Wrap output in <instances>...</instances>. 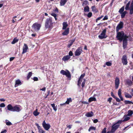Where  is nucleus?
Wrapping results in <instances>:
<instances>
[{"label": "nucleus", "instance_id": "nucleus-1", "mask_svg": "<svg viewBox=\"0 0 133 133\" xmlns=\"http://www.w3.org/2000/svg\"><path fill=\"white\" fill-rule=\"evenodd\" d=\"M7 110L12 112H19L21 110L20 106L16 105L14 106H12L11 104H9L7 107Z\"/></svg>", "mask_w": 133, "mask_h": 133}, {"label": "nucleus", "instance_id": "nucleus-2", "mask_svg": "<svg viewBox=\"0 0 133 133\" xmlns=\"http://www.w3.org/2000/svg\"><path fill=\"white\" fill-rule=\"evenodd\" d=\"M117 35L116 37L117 40L121 42L123 41L125 37L126 38H128L129 36H127L125 34L124 32L123 31H121L120 32H116Z\"/></svg>", "mask_w": 133, "mask_h": 133}, {"label": "nucleus", "instance_id": "nucleus-3", "mask_svg": "<svg viewBox=\"0 0 133 133\" xmlns=\"http://www.w3.org/2000/svg\"><path fill=\"white\" fill-rule=\"evenodd\" d=\"M53 24L52 18L51 17L48 18L46 19L45 22V27L46 29L52 28L53 27Z\"/></svg>", "mask_w": 133, "mask_h": 133}, {"label": "nucleus", "instance_id": "nucleus-4", "mask_svg": "<svg viewBox=\"0 0 133 133\" xmlns=\"http://www.w3.org/2000/svg\"><path fill=\"white\" fill-rule=\"evenodd\" d=\"M121 91L122 90L121 89H119L118 90V94L119 97L120 98L121 100L118 97H116L114 95L112 92H111V96L114 98L116 99V101L118 102H119L121 100L123 101V98L121 95Z\"/></svg>", "mask_w": 133, "mask_h": 133}, {"label": "nucleus", "instance_id": "nucleus-5", "mask_svg": "<svg viewBox=\"0 0 133 133\" xmlns=\"http://www.w3.org/2000/svg\"><path fill=\"white\" fill-rule=\"evenodd\" d=\"M130 3V1H129L125 7V9L126 10H130L129 14L130 15H132L133 14V0L132 1L129 7Z\"/></svg>", "mask_w": 133, "mask_h": 133}, {"label": "nucleus", "instance_id": "nucleus-6", "mask_svg": "<svg viewBox=\"0 0 133 133\" xmlns=\"http://www.w3.org/2000/svg\"><path fill=\"white\" fill-rule=\"evenodd\" d=\"M106 29H104L101 34L98 36V38L100 39L105 38L108 37V36L106 35Z\"/></svg>", "mask_w": 133, "mask_h": 133}, {"label": "nucleus", "instance_id": "nucleus-7", "mask_svg": "<svg viewBox=\"0 0 133 133\" xmlns=\"http://www.w3.org/2000/svg\"><path fill=\"white\" fill-rule=\"evenodd\" d=\"M60 73L63 75H65L66 77L70 79L71 77L70 73L68 70H66V71H65L64 70H62L60 71Z\"/></svg>", "mask_w": 133, "mask_h": 133}, {"label": "nucleus", "instance_id": "nucleus-8", "mask_svg": "<svg viewBox=\"0 0 133 133\" xmlns=\"http://www.w3.org/2000/svg\"><path fill=\"white\" fill-rule=\"evenodd\" d=\"M41 26V25L40 24L36 23L33 24L32 27L35 31H37L39 30Z\"/></svg>", "mask_w": 133, "mask_h": 133}, {"label": "nucleus", "instance_id": "nucleus-9", "mask_svg": "<svg viewBox=\"0 0 133 133\" xmlns=\"http://www.w3.org/2000/svg\"><path fill=\"white\" fill-rule=\"evenodd\" d=\"M127 58V56L126 55H124L121 58V60L123 65H127V64L128 62Z\"/></svg>", "mask_w": 133, "mask_h": 133}, {"label": "nucleus", "instance_id": "nucleus-10", "mask_svg": "<svg viewBox=\"0 0 133 133\" xmlns=\"http://www.w3.org/2000/svg\"><path fill=\"white\" fill-rule=\"evenodd\" d=\"M123 23L122 21H120L119 23L118 24L116 27V32L119 31L120 29L123 27Z\"/></svg>", "mask_w": 133, "mask_h": 133}, {"label": "nucleus", "instance_id": "nucleus-11", "mask_svg": "<svg viewBox=\"0 0 133 133\" xmlns=\"http://www.w3.org/2000/svg\"><path fill=\"white\" fill-rule=\"evenodd\" d=\"M82 52V48L81 47H78L76 50L75 52L76 56H79Z\"/></svg>", "mask_w": 133, "mask_h": 133}, {"label": "nucleus", "instance_id": "nucleus-12", "mask_svg": "<svg viewBox=\"0 0 133 133\" xmlns=\"http://www.w3.org/2000/svg\"><path fill=\"white\" fill-rule=\"evenodd\" d=\"M119 84V79L118 78L116 77L115 80V89H117Z\"/></svg>", "mask_w": 133, "mask_h": 133}, {"label": "nucleus", "instance_id": "nucleus-13", "mask_svg": "<svg viewBox=\"0 0 133 133\" xmlns=\"http://www.w3.org/2000/svg\"><path fill=\"white\" fill-rule=\"evenodd\" d=\"M120 125H112L110 131L111 133H114L118 128Z\"/></svg>", "mask_w": 133, "mask_h": 133}, {"label": "nucleus", "instance_id": "nucleus-14", "mask_svg": "<svg viewBox=\"0 0 133 133\" xmlns=\"http://www.w3.org/2000/svg\"><path fill=\"white\" fill-rule=\"evenodd\" d=\"M28 49V48L27 45L25 44H24V45L23 47V51L22 52V54H23L26 53Z\"/></svg>", "mask_w": 133, "mask_h": 133}, {"label": "nucleus", "instance_id": "nucleus-15", "mask_svg": "<svg viewBox=\"0 0 133 133\" xmlns=\"http://www.w3.org/2000/svg\"><path fill=\"white\" fill-rule=\"evenodd\" d=\"M127 38H126V37H125L123 40V46L124 49H125L127 47Z\"/></svg>", "mask_w": 133, "mask_h": 133}, {"label": "nucleus", "instance_id": "nucleus-16", "mask_svg": "<svg viewBox=\"0 0 133 133\" xmlns=\"http://www.w3.org/2000/svg\"><path fill=\"white\" fill-rule=\"evenodd\" d=\"M75 39H72L70 40L69 42V43H68L67 45V47L68 48H70V46L72 45L73 43L75 41Z\"/></svg>", "mask_w": 133, "mask_h": 133}, {"label": "nucleus", "instance_id": "nucleus-17", "mask_svg": "<svg viewBox=\"0 0 133 133\" xmlns=\"http://www.w3.org/2000/svg\"><path fill=\"white\" fill-rule=\"evenodd\" d=\"M63 32L62 34L63 36H67L69 33V28H68Z\"/></svg>", "mask_w": 133, "mask_h": 133}, {"label": "nucleus", "instance_id": "nucleus-18", "mask_svg": "<svg viewBox=\"0 0 133 133\" xmlns=\"http://www.w3.org/2000/svg\"><path fill=\"white\" fill-rule=\"evenodd\" d=\"M70 56L69 55H67L66 56H64L62 58V60L64 62H66L70 59Z\"/></svg>", "mask_w": 133, "mask_h": 133}, {"label": "nucleus", "instance_id": "nucleus-19", "mask_svg": "<svg viewBox=\"0 0 133 133\" xmlns=\"http://www.w3.org/2000/svg\"><path fill=\"white\" fill-rule=\"evenodd\" d=\"M94 114L92 111H91L89 112H88L85 114V116L88 117H91L93 116Z\"/></svg>", "mask_w": 133, "mask_h": 133}, {"label": "nucleus", "instance_id": "nucleus-20", "mask_svg": "<svg viewBox=\"0 0 133 133\" xmlns=\"http://www.w3.org/2000/svg\"><path fill=\"white\" fill-rule=\"evenodd\" d=\"M67 1V0H60V5L61 6L64 5Z\"/></svg>", "mask_w": 133, "mask_h": 133}, {"label": "nucleus", "instance_id": "nucleus-21", "mask_svg": "<svg viewBox=\"0 0 133 133\" xmlns=\"http://www.w3.org/2000/svg\"><path fill=\"white\" fill-rule=\"evenodd\" d=\"M63 27L62 28L63 30H65L66 29V28L67 27L68 25L67 24V23L66 22H64L63 23Z\"/></svg>", "mask_w": 133, "mask_h": 133}, {"label": "nucleus", "instance_id": "nucleus-22", "mask_svg": "<svg viewBox=\"0 0 133 133\" xmlns=\"http://www.w3.org/2000/svg\"><path fill=\"white\" fill-rule=\"evenodd\" d=\"M92 11L93 12L96 13L98 12L97 9H96V7L95 6H92L91 7Z\"/></svg>", "mask_w": 133, "mask_h": 133}, {"label": "nucleus", "instance_id": "nucleus-23", "mask_svg": "<svg viewBox=\"0 0 133 133\" xmlns=\"http://www.w3.org/2000/svg\"><path fill=\"white\" fill-rule=\"evenodd\" d=\"M127 13V12L126 11H124L123 12L121 13V18H124L125 15Z\"/></svg>", "mask_w": 133, "mask_h": 133}, {"label": "nucleus", "instance_id": "nucleus-24", "mask_svg": "<svg viewBox=\"0 0 133 133\" xmlns=\"http://www.w3.org/2000/svg\"><path fill=\"white\" fill-rule=\"evenodd\" d=\"M38 129V131L40 133H45V131H44L41 128H40V127L39 125H36Z\"/></svg>", "mask_w": 133, "mask_h": 133}, {"label": "nucleus", "instance_id": "nucleus-25", "mask_svg": "<svg viewBox=\"0 0 133 133\" xmlns=\"http://www.w3.org/2000/svg\"><path fill=\"white\" fill-rule=\"evenodd\" d=\"M90 11L89 8L88 6H85L84 8V11L85 12H89Z\"/></svg>", "mask_w": 133, "mask_h": 133}, {"label": "nucleus", "instance_id": "nucleus-26", "mask_svg": "<svg viewBox=\"0 0 133 133\" xmlns=\"http://www.w3.org/2000/svg\"><path fill=\"white\" fill-rule=\"evenodd\" d=\"M126 83L129 86H131L132 84V82L131 80L128 79L126 82Z\"/></svg>", "mask_w": 133, "mask_h": 133}, {"label": "nucleus", "instance_id": "nucleus-27", "mask_svg": "<svg viewBox=\"0 0 133 133\" xmlns=\"http://www.w3.org/2000/svg\"><path fill=\"white\" fill-rule=\"evenodd\" d=\"M33 114L34 116H37L39 114V112H38V109H36L34 111Z\"/></svg>", "mask_w": 133, "mask_h": 133}, {"label": "nucleus", "instance_id": "nucleus-28", "mask_svg": "<svg viewBox=\"0 0 133 133\" xmlns=\"http://www.w3.org/2000/svg\"><path fill=\"white\" fill-rule=\"evenodd\" d=\"M19 40L17 39L16 37H15L14 39L11 42V43L12 44H14L16 43Z\"/></svg>", "mask_w": 133, "mask_h": 133}, {"label": "nucleus", "instance_id": "nucleus-29", "mask_svg": "<svg viewBox=\"0 0 133 133\" xmlns=\"http://www.w3.org/2000/svg\"><path fill=\"white\" fill-rule=\"evenodd\" d=\"M89 3L88 1L87 0H85L83 1L82 5L83 6H86Z\"/></svg>", "mask_w": 133, "mask_h": 133}, {"label": "nucleus", "instance_id": "nucleus-30", "mask_svg": "<svg viewBox=\"0 0 133 133\" xmlns=\"http://www.w3.org/2000/svg\"><path fill=\"white\" fill-rule=\"evenodd\" d=\"M96 101V99L95 97H91L89 99V102H91L92 101Z\"/></svg>", "mask_w": 133, "mask_h": 133}, {"label": "nucleus", "instance_id": "nucleus-31", "mask_svg": "<svg viewBox=\"0 0 133 133\" xmlns=\"http://www.w3.org/2000/svg\"><path fill=\"white\" fill-rule=\"evenodd\" d=\"M43 126L44 129L48 130L50 127V125H43Z\"/></svg>", "mask_w": 133, "mask_h": 133}, {"label": "nucleus", "instance_id": "nucleus-32", "mask_svg": "<svg viewBox=\"0 0 133 133\" xmlns=\"http://www.w3.org/2000/svg\"><path fill=\"white\" fill-rule=\"evenodd\" d=\"M124 6H123L119 9L118 11V12L120 14H121V13H122L124 11Z\"/></svg>", "mask_w": 133, "mask_h": 133}, {"label": "nucleus", "instance_id": "nucleus-33", "mask_svg": "<svg viewBox=\"0 0 133 133\" xmlns=\"http://www.w3.org/2000/svg\"><path fill=\"white\" fill-rule=\"evenodd\" d=\"M72 102V100L71 98H68L67 101L65 102V103L67 104H69L70 102Z\"/></svg>", "mask_w": 133, "mask_h": 133}, {"label": "nucleus", "instance_id": "nucleus-34", "mask_svg": "<svg viewBox=\"0 0 133 133\" xmlns=\"http://www.w3.org/2000/svg\"><path fill=\"white\" fill-rule=\"evenodd\" d=\"M123 118L124 119L123 120V121H126L129 120L130 119V118L129 117H127V115L126 116H124Z\"/></svg>", "mask_w": 133, "mask_h": 133}, {"label": "nucleus", "instance_id": "nucleus-35", "mask_svg": "<svg viewBox=\"0 0 133 133\" xmlns=\"http://www.w3.org/2000/svg\"><path fill=\"white\" fill-rule=\"evenodd\" d=\"M133 114V111L131 110H129L128 111V114L127 115V116H131Z\"/></svg>", "mask_w": 133, "mask_h": 133}, {"label": "nucleus", "instance_id": "nucleus-36", "mask_svg": "<svg viewBox=\"0 0 133 133\" xmlns=\"http://www.w3.org/2000/svg\"><path fill=\"white\" fill-rule=\"evenodd\" d=\"M82 80L79 78L77 81V85L79 87H81V83L82 81Z\"/></svg>", "mask_w": 133, "mask_h": 133}, {"label": "nucleus", "instance_id": "nucleus-37", "mask_svg": "<svg viewBox=\"0 0 133 133\" xmlns=\"http://www.w3.org/2000/svg\"><path fill=\"white\" fill-rule=\"evenodd\" d=\"M125 104H133V102L131 101L127 100H125L124 102Z\"/></svg>", "mask_w": 133, "mask_h": 133}, {"label": "nucleus", "instance_id": "nucleus-38", "mask_svg": "<svg viewBox=\"0 0 133 133\" xmlns=\"http://www.w3.org/2000/svg\"><path fill=\"white\" fill-rule=\"evenodd\" d=\"M21 81L19 79H18L16 81L15 83V87H16V85H19L21 84Z\"/></svg>", "mask_w": 133, "mask_h": 133}, {"label": "nucleus", "instance_id": "nucleus-39", "mask_svg": "<svg viewBox=\"0 0 133 133\" xmlns=\"http://www.w3.org/2000/svg\"><path fill=\"white\" fill-rule=\"evenodd\" d=\"M32 73L31 72H29L27 75V80H28L32 76Z\"/></svg>", "mask_w": 133, "mask_h": 133}, {"label": "nucleus", "instance_id": "nucleus-40", "mask_svg": "<svg viewBox=\"0 0 133 133\" xmlns=\"http://www.w3.org/2000/svg\"><path fill=\"white\" fill-rule=\"evenodd\" d=\"M125 96L126 98H131L132 97L131 95L129 94L128 93H126L125 94Z\"/></svg>", "mask_w": 133, "mask_h": 133}, {"label": "nucleus", "instance_id": "nucleus-41", "mask_svg": "<svg viewBox=\"0 0 133 133\" xmlns=\"http://www.w3.org/2000/svg\"><path fill=\"white\" fill-rule=\"evenodd\" d=\"M51 105L52 107L53 108V109L55 111H56L57 110V109L55 106V104L54 103L52 104H51Z\"/></svg>", "mask_w": 133, "mask_h": 133}, {"label": "nucleus", "instance_id": "nucleus-42", "mask_svg": "<svg viewBox=\"0 0 133 133\" xmlns=\"http://www.w3.org/2000/svg\"><path fill=\"white\" fill-rule=\"evenodd\" d=\"M5 123L6 125H12L11 123L9 121L6 119L5 120Z\"/></svg>", "mask_w": 133, "mask_h": 133}, {"label": "nucleus", "instance_id": "nucleus-43", "mask_svg": "<svg viewBox=\"0 0 133 133\" xmlns=\"http://www.w3.org/2000/svg\"><path fill=\"white\" fill-rule=\"evenodd\" d=\"M85 75V74L84 73L81 74L80 77L79 78V79L82 80L83 78L84 77Z\"/></svg>", "mask_w": 133, "mask_h": 133}, {"label": "nucleus", "instance_id": "nucleus-44", "mask_svg": "<svg viewBox=\"0 0 133 133\" xmlns=\"http://www.w3.org/2000/svg\"><path fill=\"white\" fill-rule=\"evenodd\" d=\"M85 79H84L83 82H82L81 86L82 88H83L84 86V85L85 83Z\"/></svg>", "mask_w": 133, "mask_h": 133}, {"label": "nucleus", "instance_id": "nucleus-45", "mask_svg": "<svg viewBox=\"0 0 133 133\" xmlns=\"http://www.w3.org/2000/svg\"><path fill=\"white\" fill-rule=\"evenodd\" d=\"M96 130V128L93 127H90L89 129V131H90L91 130Z\"/></svg>", "mask_w": 133, "mask_h": 133}, {"label": "nucleus", "instance_id": "nucleus-46", "mask_svg": "<svg viewBox=\"0 0 133 133\" xmlns=\"http://www.w3.org/2000/svg\"><path fill=\"white\" fill-rule=\"evenodd\" d=\"M106 64L107 66H110L111 65L112 63L109 62H108L106 63Z\"/></svg>", "mask_w": 133, "mask_h": 133}, {"label": "nucleus", "instance_id": "nucleus-47", "mask_svg": "<svg viewBox=\"0 0 133 133\" xmlns=\"http://www.w3.org/2000/svg\"><path fill=\"white\" fill-rule=\"evenodd\" d=\"M92 15V14L91 12H89L87 15V17L89 18L91 17Z\"/></svg>", "mask_w": 133, "mask_h": 133}, {"label": "nucleus", "instance_id": "nucleus-48", "mask_svg": "<svg viewBox=\"0 0 133 133\" xmlns=\"http://www.w3.org/2000/svg\"><path fill=\"white\" fill-rule=\"evenodd\" d=\"M123 121H122V120H119L118 122H117L116 123H115L113 125H116V124H121L122 122Z\"/></svg>", "mask_w": 133, "mask_h": 133}, {"label": "nucleus", "instance_id": "nucleus-49", "mask_svg": "<svg viewBox=\"0 0 133 133\" xmlns=\"http://www.w3.org/2000/svg\"><path fill=\"white\" fill-rule=\"evenodd\" d=\"M103 17V15H102L101 16L98 18H97V19H96V22H97V20H99L101 19V18H102V17Z\"/></svg>", "mask_w": 133, "mask_h": 133}, {"label": "nucleus", "instance_id": "nucleus-50", "mask_svg": "<svg viewBox=\"0 0 133 133\" xmlns=\"http://www.w3.org/2000/svg\"><path fill=\"white\" fill-rule=\"evenodd\" d=\"M106 128H104L102 131L101 133H106Z\"/></svg>", "mask_w": 133, "mask_h": 133}, {"label": "nucleus", "instance_id": "nucleus-51", "mask_svg": "<svg viewBox=\"0 0 133 133\" xmlns=\"http://www.w3.org/2000/svg\"><path fill=\"white\" fill-rule=\"evenodd\" d=\"M73 55V53L72 52L70 51H69V55L70 56H72Z\"/></svg>", "mask_w": 133, "mask_h": 133}, {"label": "nucleus", "instance_id": "nucleus-52", "mask_svg": "<svg viewBox=\"0 0 133 133\" xmlns=\"http://www.w3.org/2000/svg\"><path fill=\"white\" fill-rule=\"evenodd\" d=\"M5 106V104L4 103H1L0 104V107H4Z\"/></svg>", "mask_w": 133, "mask_h": 133}, {"label": "nucleus", "instance_id": "nucleus-53", "mask_svg": "<svg viewBox=\"0 0 133 133\" xmlns=\"http://www.w3.org/2000/svg\"><path fill=\"white\" fill-rule=\"evenodd\" d=\"M33 79L34 81H37L38 80V78L36 77H33Z\"/></svg>", "mask_w": 133, "mask_h": 133}, {"label": "nucleus", "instance_id": "nucleus-54", "mask_svg": "<svg viewBox=\"0 0 133 133\" xmlns=\"http://www.w3.org/2000/svg\"><path fill=\"white\" fill-rule=\"evenodd\" d=\"M108 19V16L106 15L104 16V17L103 19V20H107Z\"/></svg>", "mask_w": 133, "mask_h": 133}, {"label": "nucleus", "instance_id": "nucleus-55", "mask_svg": "<svg viewBox=\"0 0 133 133\" xmlns=\"http://www.w3.org/2000/svg\"><path fill=\"white\" fill-rule=\"evenodd\" d=\"M112 98L111 97H110L109 98H108V102H109V103H110L111 102V101L112 100Z\"/></svg>", "mask_w": 133, "mask_h": 133}, {"label": "nucleus", "instance_id": "nucleus-56", "mask_svg": "<svg viewBox=\"0 0 133 133\" xmlns=\"http://www.w3.org/2000/svg\"><path fill=\"white\" fill-rule=\"evenodd\" d=\"M51 16H54V17H55L57 16V15H56V14H55L54 13H52L51 14Z\"/></svg>", "mask_w": 133, "mask_h": 133}, {"label": "nucleus", "instance_id": "nucleus-57", "mask_svg": "<svg viewBox=\"0 0 133 133\" xmlns=\"http://www.w3.org/2000/svg\"><path fill=\"white\" fill-rule=\"evenodd\" d=\"M45 90L46 88L45 87L43 88L42 89H40V90H42L43 91H45Z\"/></svg>", "mask_w": 133, "mask_h": 133}, {"label": "nucleus", "instance_id": "nucleus-58", "mask_svg": "<svg viewBox=\"0 0 133 133\" xmlns=\"http://www.w3.org/2000/svg\"><path fill=\"white\" fill-rule=\"evenodd\" d=\"M14 58L15 57H10V61H13L14 59Z\"/></svg>", "mask_w": 133, "mask_h": 133}, {"label": "nucleus", "instance_id": "nucleus-59", "mask_svg": "<svg viewBox=\"0 0 133 133\" xmlns=\"http://www.w3.org/2000/svg\"><path fill=\"white\" fill-rule=\"evenodd\" d=\"M42 125H49V124H46L45 123V121H43Z\"/></svg>", "mask_w": 133, "mask_h": 133}, {"label": "nucleus", "instance_id": "nucleus-60", "mask_svg": "<svg viewBox=\"0 0 133 133\" xmlns=\"http://www.w3.org/2000/svg\"><path fill=\"white\" fill-rule=\"evenodd\" d=\"M7 132L6 130H4L2 131L1 133H6Z\"/></svg>", "mask_w": 133, "mask_h": 133}, {"label": "nucleus", "instance_id": "nucleus-61", "mask_svg": "<svg viewBox=\"0 0 133 133\" xmlns=\"http://www.w3.org/2000/svg\"><path fill=\"white\" fill-rule=\"evenodd\" d=\"M82 103L85 104H88V103L86 101H82Z\"/></svg>", "mask_w": 133, "mask_h": 133}, {"label": "nucleus", "instance_id": "nucleus-62", "mask_svg": "<svg viewBox=\"0 0 133 133\" xmlns=\"http://www.w3.org/2000/svg\"><path fill=\"white\" fill-rule=\"evenodd\" d=\"M98 121V120L97 119H94L93 121L95 123H97Z\"/></svg>", "mask_w": 133, "mask_h": 133}, {"label": "nucleus", "instance_id": "nucleus-63", "mask_svg": "<svg viewBox=\"0 0 133 133\" xmlns=\"http://www.w3.org/2000/svg\"><path fill=\"white\" fill-rule=\"evenodd\" d=\"M0 101H5V100L4 99V98H1L0 99Z\"/></svg>", "mask_w": 133, "mask_h": 133}, {"label": "nucleus", "instance_id": "nucleus-64", "mask_svg": "<svg viewBox=\"0 0 133 133\" xmlns=\"http://www.w3.org/2000/svg\"><path fill=\"white\" fill-rule=\"evenodd\" d=\"M36 35V34H32L31 35V36L33 37H35Z\"/></svg>", "mask_w": 133, "mask_h": 133}]
</instances>
